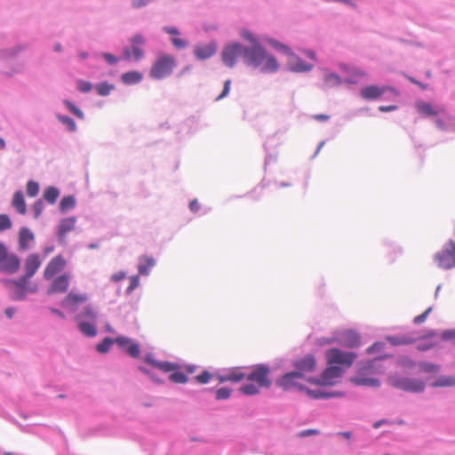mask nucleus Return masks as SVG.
Here are the masks:
<instances>
[{
	"label": "nucleus",
	"instance_id": "1",
	"mask_svg": "<svg viewBox=\"0 0 455 455\" xmlns=\"http://www.w3.org/2000/svg\"><path fill=\"white\" fill-rule=\"evenodd\" d=\"M221 56L224 64L228 68H233L239 57H243L248 65L250 63L259 64L260 58L263 56V52L259 48V45L249 48L235 43L227 45L223 49Z\"/></svg>",
	"mask_w": 455,
	"mask_h": 455
},
{
	"label": "nucleus",
	"instance_id": "2",
	"mask_svg": "<svg viewBox=\"0 0 455 455\" xmlns=\"http://www.w3.org/2000/svg\"><path fill=\"white\" fill-rule=\"evenodd\" d=\"M270 370L267 365L258 364L253 367L251 372L247 375V383L240 387V391L246 395H253L259 393L260 388L270 387L272 381L269 378Z\"/></svg>",
	"mask_w": 455,
	"mask_h": 455
},
{
	"label": "nucleus",
	"instance_id": "3",
	"mask_svg": "<svg viewBox=\"0 0 455 455\" xmlns=\"http://www.w3.org/2000/svg\"><path fill=\"white\" fill-rule=\"evenodd\" d=\"M176 65V60L172 55L160 54L152 64L149 75L156 80L165 78L172 74Z\"/></svg>",
	"mask_w": 455,
	"mask_h": 455
},
{
	"label": "nucleus",
	"instance_id": "4",
	"mask_svg": "<svg viewBox=\"0 0 455 455\" xmlns=\"http://www.w3.org/2000/svg\"><path fill=\"white\" fill-rule=\"evenodd\" d=\"M326 363L330 365L340 367L342 373L352 366L357 355L355 352H345L339 348H331L326 352Z\"/></svg>",
	"mask_w": 455,
	"mask_h": 455
},
{
	"label": "nucleus",
	"instance_id": "5",
	"mask_svg": "<svg viewBox=\"0 0 455 455\" xmlns=\"http://www.w3.org/2000/svg\"><path fill=\"white\" fill-rule=\"evenodd\" d=\"M20 259L19 256L10 251L7 246L0 242V271L12 275L19 271Z\"/></svg>",
	"mask_w": 455,
	"mask_h": 455
},
{
	"label": "nucleus",
	"instance_id": "6",
	"mask_svg": "<svg viewBox=\"0 0 455 455\" xmlns=\"http://www.w3.org/2000/svg\"><path fill=\"white\" fill-rule=\"evenodd\" d=\"M332 342H338L346 347L354 348L360 346L361 337L354 330H342L336 331L331 339L326 340L328 344Z\"/></svg>",
	"mask_w": 455,
	"mask_h": 455
},
{
	"label": "nucleus",
	"instance_id": "7",
	"mask_svg": "<svg viewBox=\"0 0 455 455\" xmlns=\"http://www.w3.org/2000/svg\"><path fill=\"white\" fill-rule=\"evenodd\" d=\"M12 299H23L28 292H35L36 286H29L28 280L21 276L18 280L5 281Z\"/></svg>",
	"mask_w": 455,
	"mask_h": 455
},
{
	"label": "nucleus",
	"instance_id": "8",
	"mask_svg": "<svg viewBox=\"0 0 455 455\" xmlns=\"http://www.w3.org/2000/svg\"><path fill=\"white\" fill-rule=\"evenodd\" d=\"M390 383L393 387L406 392L420 393L425 389V383L419 379L392 377Z\"/></svg>",
	"mask_w": 455,
	"mask_h": 455
},
{
	"label": "nucleus",
	"instance_id": "9",
	"mask_svg": "<svg viewBox=\"0 0 455 455\" xmlns=\"http://www.w3.org/2000/svg\"><path fill=\"white\" fill-rule=\"evenodd\" d=\"M435 260L439 267L450 269L455 267V242L449 241L443 249L435 255Z\"/></svg>",
	"mask_w": 455,
	"mask_h": 455
},
{
	"label": "nucleus",
	"instance_id": "10",
	"mask_svg": "<svg viewBox=\"0 0 455 455\" xmlns=\"http://www.w3.org/2000/svg\"><path fill=\"white\" fill-rule=\"evenodd\" d=\"M327 365V368L322 372L319 378H309L307 381L318 386L335 385L338 379L342 376V371L340 367H337L336 365Z\"/></svg>",
	"mask_w": 455,
	"mask_h": 455
},
{
	"label": "nucleus",
	"instance_id": "11",
	"mask_svg": "<svg viewBox=\"0 0 455 455\" xmlns=\"http://www.w3.org/2000/svg\"><path fill=\"white\" fill-rule=\"evenodd\" d=\"M308 379H304L301 373L296 371L284 374L278 381L277 385L283 390H291L293 388L303 389L302 383L307 381Z\"/></svg>",
	"mask_w": 455,
	"mask_h": 455
},
{
	"label": "nucleus",
	"instance_id": "12",
	"mask_svg": "<svg viewBox=\"0 0 455 455\" xmlns=\"http://www.w3.org/2000/svg\"><path fill=\"white\" fill-rule=\"evenodd\" d=\"M272 44L275 48L290 54L289 65L291 66V70L295 72H305L312 69L313 65L305 63L300 58L291 53L286 45L278 42H273Z\"/></svg>",
	"mask_w": 455,
	"mask_h": 455
},
{
	"label": "nucleus",
	"instance_id": "13",
	"mask_svg": "<svg viewBox=\"0 0 455 455\" xmlns=\"http://www.w3.org/2000/svg\"><path fill=\"white\" fill-rule=\"evenodd\" d=\"M316 365V360L312 355H307L304 357L294 361L293 363L295 371L299 373H301L304 379H307V373H310L315 371Z\"/></svg>",
	"mask_w": 455,
	"mask_h": 455
},
{
	"label": "nucleus",
	"instance_id": "14",
	"mask_svg": "<svg viewBox=\"0 0 455 455\" xmlns=\"http://www.w3.org/2000/svg\"><path fill=\"white\" fill-rule=\"evenodd\" d=\"M67 265L66 259L61 255L52 258L44 271V277L47 280L52 278L56 274L62 271Z\"/></svg>",
	"mask_w": 455,
	"mask_h": 455
},
{
	"label": "nucleus",
	"instance_id": "15",
	"mask_svg": "<svg viewBox=\"0 0 455 455\" xmlns=\"http://www.w3.org/2000/svg\"><path fill=\"white\" fill-rule=\"evenodd\" d=\"M395 92L389 86L368 85L360 92L362 98L367 100H374L380 98L386 92Z\"/></svg>",
	"mask_w": 455,
	"mask_h": 455
},
{
	"label": "nucleus",
	"instance_id": "16",
	"mask_svg": "<svg viewBox=\"0 0 455 455\" xmlns=\"http://www.w3.org/2000/svg\"><path fill=\"white\" fill-rule=\"evenodd\" d=\"M259 48L263 52V56L260 58L259 63H250L253 67H261L264 72H275L279 68V64L273 55L267 54L263 47L259 45Z\"/></svg>",
	"mask_w": 455,
	"mask_h": 455
},
{
	"label": "nucleus",
	"instance_id": "17",
	"mask_svg": "<svg viewBox=\"0 0 455 455\" xmlns=\"http://www.w3.org/2000/svg\"><path fill=\"white\" fill-rule=\"evenodd\" d=\"M69 287V275L68 274L60 275L55 277L48 290V294L64 293Z\"/></svg>",
	"mask_w": 455,
	"mask_h": 455
},
{
	"label": "nucleus",
	"instance_id": "18",
	"mask_svg": "<svg viewBox=\"0 0 455 455\" xmlns=\"http://www.w3.org/2000/svg\"><path fill=\"white\" fill-rule=\"evenodd\" d=\"M41 259L38 254L36 253H31L29 254L27 259H25L24 263V268L26 271L25 275L23 277L27 278L28 280L33 276L37 269L41 266Z\"/></svg>",
	"mask_w": 455,
	"mask_h": 455
},
{
	"label": "nucleus",
	"instance_id": "19",
	"mask_svg": "<svg viewBox=\"0 0 455 455\" xmlns=\"http://www.w3.org/2000/svg\"><path fill=\"white\" fill-rule=\"evenodd\" d=\"M216 377L221 383L227 381L239 382L245 379L247 375L240 368H231L225 374H218Z\"/></svg>",
	"mask_w": 455,
	"mask_h": 455
},
{
	"label": "nucleus",
	"instance_id": "20",
	"mask_svg": "<svg viewBox=\"0 0 455 455\" xmlns=\"http://www.w3.org/2000/svg\"><path fill=\"white\" fill-rule=\"evenodd\" d=\"M217 47L213 43L208 44H198L194 49V53L197 60H206L213 56Z\"/></svg>",
	"mask_w": 455,
	"mask_h": 455
},
{
	"label": "nucleus",
	"instance_id": "21",
	"mask_svg": "<svg viewBox=\"0 0 455 455\" xmlns=\"http://www.w3.org/2000/svg\"><path fill=\"white\" fill-rule=\"evenodd\" d=\"M164 30L172 36L171 41L175 48L184 49L188 45V41L180 37V33L176 28L164 27Z\"/></svg>",
	"mask_w": 455,
	"mask_h": 455
},
{
	"label": "nucleus",
	"instance_id": "22",
	"mask_svg": "<svg viewBox=\"0 0 455 455\" xmlns=\"http://www.w3.org/2000/svg\"><path fill=\"white\" fill-rule=\"evenodd\" d=\"M33 233L27 228H22L19 233V248L20 251H26L34 241Z\"/></svg>",
	"mask_w": 455,
	"mask_h": 455
},
{
	"label": "nucleus",
	"instance_id": "23",
	"mask_svg": "<svg viewBox=\"0 0 455 455\" xmlns=\"http://www.w3.org/2000/svg\"><path fill=\"white\" fill-rule=\"evenodd\" d=\"M156 260L149 256H142L139 259L138 271L142 275L149 274L150 269L155 266Z\"/></svg>",
	"mask_w": 455,
	"mask_h": 455
},
{
	"label": "nucleus",
	"instance_id": "24",
	"mask_svg": "<svg viewBox=\"0 0 455 455\" xmlns=\"http://www.w3.org/2000/svg\"><path fill=\"white\" fill-rule=\"evenodd\" d=\"M12 205L20 214L24 215L27 212V206L24 199L23 193L21 191H16L12 200Z\"/></svg>",
	"mask_w": 455,
	"mask_h": 455
},
{
	"label": "nucleus",
	"instance_id": "25",
	"mask_svg": "<svg viewBox=\"0 0 455 455\" xmlns=\"http://www.w3.org/2000/svg\"><path fill=\"white\" fill-rule=\"evenodd\" d=\"M145 361L148 363L153 367L159 369L160 371H163L164 372H172L174 370L178 369V366L174 363H169V362H158L155 359H152L150 357H146Z\"/></svg>",
	"mask_w": 455,
	"mask_h": 455
},
{
	"label": "nucleus",
	"instance_id": "26",
	"mask_svg": "<svg viewBox=\"0 0 455 455\" xmlns=\"http://www.w3.org/2000/svg\"><path fill=\"white\" fill-rule=\"evenodd\" d=\"M417 110L424 116H435L438 115L439 110L428 102L419 101L416 104Z\"/></svg>",
	"mask_w": 455,
	"mask_h": 455
},
{
	"label": "nucleus",
	"instance_id": "27",
	"mask_svg": "<svg viewBox=\"0 0 455 455\" xmlns=\"http://www.w3.org/2000/svg\"><path fill=\"white\" fill-rule=\"evenodd\" d=\"M97 322H87L81 320L79 322L80 331L87 337H95L97 335Z\"/></svg>",
	"mask_w": 455,
	"mask_h": 455
},
{
	"label": "nucleus",
	"instance_id": "28",
	"mask_svg": "<svg viewBox=\"0 0 455 455\" xmlns=\"http://www.w3.org/2000/svg\"><path fill=\"white\" fill-rule=\"evenodd\" d=\"M124 55L126 60L133 57L135 60H140L144 56V52L140 46L132 44L131 48L126 47L124 49Z\"/></svg>",
	"mask_w": 455,
	"mask_h": 455
},
{
	"label": "nucleus",
	"instance_id": "29",
	"mask_svg": "<svg viewBox=\"0 0 455 455\" xmlns=\"http://www.w3.org/2000/svg\"><path fill=\"white\" fill-rule=\"evenodd\" d=\"M386 339L393 346H402L411 344L415 341L414 338L407 335L403 336H387Z\"/></svg>",
	"mask_w": 455,
	"mask_h": 455
},
{
	"label": "nucleus",
	"instance_id": "30",
	"mask_svg": "<svg viewBox=\"0 0 455 455\" xmlns=\"http://www.w3.org/2000/svg\"><path fill=\"white\" fill-rule=\"evenodd\" d=\"M142 78V74L138 71H129L122 75V81L126 84H138Z\"/></svg>",
	"mask_w": 455,
	"mask_h": 455
},
{
	"label": "nucleus",
	"instance_id": "31",
	"mask_svg": "<svg viewBox=\"0 0 455 455\" xmlns=\"http://www.w3.org/2000/svg\"><path fill=\"white\" fill-rule=\"evenodd\" d=\"M306 391H307V395L314 399L340 397V396L344 395V394L339 391L330 392V393H324V392L310 390V389H307Z\"/></svg>",
	"mask_w": 455,
	"mask_h": 455
},
{
	"label": "nucleus",
	"instance_id": "32",
	"mask_svg": "<svg viewBox=\"0 0 455 455\" xmlns=\"http://www.w3.org/2000/svg\"><path fill=\"white\" fill-rule=\"evenodd\" d=\"M76 319L78 322L81 320L87 322H97V313L93 307L88 306L76 316Z\"/></svg>",
	"mask_w": 455,
	"mask_h": 455
},
{
	"label": "nucleus",
	"instance_id": "33",
	"mask_svg": "<svg viewBox=\"0 0 455 455\" xmlns=\"http://www.w3.org/2000/svg\"><path fill=\"white\" fill-rule=\"evenodd\" d=\"M357 386H366V387H379V380L374 378H364L361 376L354 377L352 379Z\"/></svg>",
	"mask_w": 455,
	"mask_h": 455
},
{
	"label": "nucleus",
	"instance_id": "34",
	"mask_svg": "<svg viewBox=\"0 0 455 455\" xmlns=\"http://www.w3.org/2000/svg\"><path fill=\"white\" fill-rule=\"evenodd\" d=\"M76 219L75 217L66 218L60 224V233L65 235L75 228Z\"/></svg>",
	"mask_w": 455,
	"mask_h": 455
},
{
	"label": "nucleus",
	"instance_id": "35",
	"mask_svg": "<svg viewBox=\"0 0 455 455\" xmlns=\"http://www.w3.org/2000/svg\"><path fill=\"white\" fill-rule=\"evenodd\" d=\"M341 83L340 77L334 73H328L323 78V86L325 88H332L339 86Z\"/></svg>",
	"mask_w": 455,
	"mask_h": 455
},
{
	"label": "nucleus",
	"instance_id": "36",
	"mask_svg": "<svg viewBox=\"0 0 455 455\" xmlns=\"http://www.w3.org/2000/svg\"><path fill=\"white\" fill-rule=\"evenodd\" d=\"M59 196L60 192L54 187H49L44 192V198L52 204H55Z\"/></svg>",
	"mask_w": 455,
	"mask_h": 455
},
{
	"label": "nucleus",
	"instance_id": "37",
	"mask_svg": "<svg viewBox=\"0 0 455 455\" xmlns=\"http://www.w3.org/2000/svg\"><path fill=\"white\" fill-rule=\"evenodd\" d=\"M86 299H87V296L85 294H76V293L70 292L66 297L65 301L68 305L73 306V305H76L79 303H83V302L86 301Z\"/></svg>",
	"mask_w": 455,
	"mask_h": 455
},
{
	"label": "nucleus",
	"instance_id": "38",
	"mask_svg": "<svg viewBox=\"0 0 455 455\" xmlns=\"http://www.w3.org/2000/svg\"><path fill=\"white\" fill-rule=\"evenodd\" d=\"M95 89L99 95L107 96L115 89V85L108 82H103L97 84Z\"/></svg>",
	"mask_w": 455,
	"mask_h": 455
},
{
	"label": "nucleus",
	"instance_id": "39",
	"mask_svg": "<svg viewBox=\"0 0 455 455\" xmlns=\"http://www.w3.org/2000/svg\"><path fill=\"white\" fill-rule=\"evenodd\" d=\"M76 204V200L73 196H65L61 199L60 203V210L62 212H67L68 210L73 208Z\"/></svg>",
	"mask_w": 455,
	"mask_h": 455
},
{
	"label": "nucleus",
	"instance_id": "40",
	"mask_svg": "<svg viewBox=\"0 0 455 455\" xmlns=\"http://www.w3.org/2000/svg\"><path fill=\"white\" fill-rule=\"evenodd\" d=\"M114 344V339L111 338H105L100 343L97 345V350L100 353H107L109 351L111 346Z\"/></svg>",
	"mask_w": 455,
	"mask_h": 455
},
{
	"label": "nucleus",
	"instance_id": "41",
	"mask_svg": "<svg viewBox=\"0 0 455 455\" xmlns=\"http://www.w3.org/2000/svg\"><path fill=\"white\" fill-rule=\"evenodd\" d=\"M169 379L175 383H187L188 380V377L183 372L178 371L176 370L171 373Z\"/></svg>",
	"mask_w": 455,
	"mask_h": 455
},
{
	"label": "nucleus",
	"instance_id": "42",
	"mask_svg": "<svg viewBox=\"0 0 455 455\" xmlns=\"http://www.w3.org/2000/svg\"><path fill=\"white\" fill-rule=\"evenodd\" d=\"M455 385V378L453 377H441L434 384V387H451Z\"/></svg>",
	"mask_w": 455,
	"mask_h": 455
},
{
	"label": "nucleus",
	"instance_id": "43",
	"mask_svg": "<svg viewBox=\"0 0 455 455\" xmlns=\"http://www.w3.org/2000/svg\"><path fill=\"white\" fill-rule=\"evenodd\" d=\"M26 188H27V194L30 197H35L36 196H37V194L39 192V184L36 181L29 180L27 183Z\"/></svg>",
	"mask_w": 455,
	"mask_h": 455
},
{
	"label": "nucleus",
	"instance_id": "44",
	"mask_svg": "<svg viewBox=\"0 0 455 455\" xmlns=\"http://www.w3.org/2000/svg\"><path fill=\"white\" fill-rule=\"evenodd\" d=\"M126 353L132 357H139L140 355V348L139 345L133 341L126 348Z\"/></svg>",
	"mask_w": 455,
	"mask_h": 455
},
{
	"label": "nucleus",
	"instance_id": "45",
	"mask_svg": "<svg viewBox=\"0 0 455 455\" xmlns=\"http://www.w3.org/2000/svg\"><path fill=\"white\" fill-rule=\"evenodd\" d=\"M63 103L78 118H80V119L84 118L83 112L74 103H72L71 101H69L68 100H64Z\"/></svg>",
	"mask_w": 455,
	"mask_h": 455
},
{
	"label": "nucleus",
	"instance_id": "46",
	"mask_svg": "<svg viewBox=\"0 0 455 455\" xmlns=\"http://www.w3.org/2000/svg\"><path fill=\"white\" fill-rule=\"evenodd\" d=\"M12 228V221L7 214H0V232Z\"/></svg>",
	"mask_w": 455,
	"mask_h": 455
},
{
	"label": "nucleus",
	"instance_id": "47",
	"mask_svg": "<svg viewBox=\"0 0 455 455\" xmlns=\"http://www.w3.org/2000/svg\"><path fill=\"white\" fill-rule=\"evenodd\" d=\"M59 120L66 124L68 126V129L70 131V132H75L76 129V124L75 123V121L68 117V116H60L59 117Z\"/></svg>",
	"mask_w": 455,
	"mask_h": 455
},
{
	"label": "nucleus",
	"instance_id": "48",
	"mask_svg": "<svg viewBox=\"0 0 455 455\" xmlns=\"http://www.w3.org/2000/svg\"><path fill=\"white\" fill-rule=\"evenodd\" d=\"M231 390L227 387H221L216 391V398L218 400H225L229 398Z\"/></svg>",
	"mask_w": 455,
	"mask_h": 455
},
{
	"label": "nucleus",
	"instance_id": "49",
	"mask_svg": "<svg viewBox=\"0 0 455 455\" xmlns=\"http://www.w3.org/2000/svg\"><path fill=\"white\" fill-rule=\"evenodd\" d=\"M132 340L126 337H117L114 339V343L117 344L121 348L126 351L127 347Z\"/></svg>",
	"mask_w": 455,
	"mask_h": 455
},
{
	"label": "nucleus",
	"instance_id": "50",
	"mask_svg": "<svg viewBox=\"0 0 455 455\" xmlns=\"http://www.w3.org/2000/svg\"><path fill=\"white\" fill-rule=\"evenodd\" d=\"M212 377V375L208 371H204L201 374L196 376V380L200 384H206Z\"/></svg>",
	"mask_w": 455,
	"mask_h": 455
},
{
	"label": "nucleus",
	"instance_id": "51",
	"mask_svg": "<svg viewBox=\"0 0 455 455\" xmlns=\"http://www.w3.org/2000/svg\"><path fill=\"white\" fill-rule=\"evenodd\" d=\"M420 368L426 372H437L439 371V366L431 363H421Z\"/></svg>",
	"mask_w": 455,
	"mask_h": 455
},
{
	"label": "nucleus",
	"instance_id": "52",
	"mask_svg": "<svg viewBox=\"0 0 455 455\" xmlns=\"http://www.w3.org/2000/svg\"><path fill=\"white\" fill-rule=\"evenodd\" d=\"M77 89L80 92H88L92 89V84L88 81L79 80L77 81Z\"/></svg>",
	"mask_w": 455,
	"mask_h": 455
},
{
	"label": "nucleus",
	"instance_id": "53",
	"mask_svg": "<svg viewBox=\"0 0 455 455\" xmlns=\"http://www.w3.org/2000/svg\"><path fill=\"white\" fill-rule=\"evenodd\" d=\"M432 308L431 307H428L427 310H425V312H423L421 315H417L414 319H413V323L415 324H420V323H423L426 319L427 318L429 313L431 312Z\"/></svg>",
	"mask_w": 455,
	"mask_h": 455
},
{
	"label": "nucleus",
	"instance_id": "54",
	"mask_svg": "<svg viewBox=\"0 0 455 455\" xmlns=\"http://www.w3.org/2000/svg\"><path fill=\"white\" fill-rule=\"evenodd\" d=\"M441 338L443 340H451L455 345V330H446L443 331Z\"/></svg>",
	"mask_w": 455,
	"mask_h": 455
},
{
	"label": "nucleus",
	"instance_id": "55",
	"mask_svg": "<svg viewBox=\"0 0 455 455\" xmlns=\"http://www.w3.org/2000/svg\"><path fill=\"white\" fill-rule=\"evenodd\" d=\"M140 284V278L138 275H134L131 277V283L130 285L126 289L127 293H131L132 291H134Z\"/></svg>",
	"mask_w": 455,
	"mask_h": 455
},
{
	"label": "nucleus",
	"instance_id": "56",
	"mask_svg": "<svg viewBox=\"0 0 455 455\" xmlns=\"http://www.w3.org/2000/svg\"><path fill=\"white\" fill-rule=\"evenodd\" d=\"M145 43V37L141 34H137L131 39V44L133 45L141 46L144 45Z\"/></svg>",
	"mask_w": 455,
	"mask_h": 455
},
{
	"label": "nucleus",
	"instance_id": "57",
	"mask_svg": "<svg viewBox=\"0 0 455 455\" xmlns=\"http://www.w3.org/2000/svg\"><path fill=\"white\" fill-rule=\"evenodd\" d=\"M33 210L35 212V217L38 218L41 215V213H42V212L44 210V204H43V202L40 201V200L36 201L34 204V205H33Z\"/></svg>",
	"mask_w": 455,
	"mask_h": 455
},
{
	"label": "nucleus",
	"instance_id": "58",
	"mask_svg": "<svg viewBox=\"0 0 455 455\" xmlns=\"http://www.w3.org/2000/svg\"><path fill=\"white\" fill-rule=\"evenodd\" d=\"M384 347H385V344L383 342H375L373 345H371V347H369L367 348V353L372 354L375 351H381Z\"/></svg>",
	"mask_w": 455,
	"mask_h": 455
},
{
	"label": "nucleus",
	"instance_id": "59",
	"mask_svg": "<svg viewBox=\"0 0 455 455\" xmlns=\"http://www.w3.org/2000/svg\"><path fill=\"white\" fill-rule=\"evenodd\" d=\"M230 84H231V81L230 80H227L224 84V88H223V91L217 97V100H220L221 99H223L224 97H226L228 93H229V91H230Z\"/></svg>",
	"mask_w": 455,
	"mask_h": 455
},
{
	"label": "nucleus",
	"instance_id": "60",
	"mask_svg": "<svg viewBox=\"0 0 455 455\" xmlns=\"http://www.w3.org/2000/svg\"><path fill=\"white\" fill-rule=\"evenodd\" d=\"M102 57L108 61L109 64H116L118 62V59L111 53L104 52L102 53Z\"/></svg>",
	"mask_w": 455,
	"mask_h": 455
},
{
	"label": "nucleus",
	"instance_id": "61",
	"mask_svg": "<svg viewBox=\"0 0 455 455\" xmlns=\"http://www.w3.org/2000/svg\"><path fill=\"white\" fill-rule=\"evenodd\" d=\"M319 432L318 430L316 429H307V430H303L301 431L299 435L300 437H307V436H309V435H317Z\"/></svg>",
	"mask_w": 455,
	"mask_h": 455
},
{
	"label": "nucleus",
	"instance_id": "62",
	"mask_svg": "<svg viewBox=\"0 0 455 455\" xmlns=\"http://www.w3.org/2000/svg\"><path fill=\"white\" fill-rule=\"evenodd\" d=\"M189 209L191 210V212H197L200 209V204L199 203L197 202V200H193L190 202L189 204Z\"/></svg>",
	"mask_w": 455,
	"mask_h": 455
},
{
	"label": "nucleus",
	"instance_id": "63",
	"mask_svg": "<svg viewBox=\"0 0 455 455\" xmlns=\"http://www.w3.org/2000/svg\"><path fill=\"white\" fill-rule=\"evenodd\" d=\"M243 36L245 39H247L248 41L251 42V43L253 44V45H252V46H254V45H259V44L256 42L255 38L253 37V36H252L250 32H248V31L244 32V33L243 34Z\"/></svg>",
	"mask_w": 455,
	"mask_h": 455
},
{
	"label": "nucleus",
	"instance_id": "64",
	"mask_svg": "<svg viewBox=\"0 0 455 455\" xmlns=\"http://www.w3.org/2000/svg\"><path fill=\"white\" fill-rule=\"evenodd\" d=\"M148 3V0H133L132 6L134 8H140L142 6H145Z\"/></svg>",
	"mask_w": 455,
	"mask_h": 455
}]
</instances>
